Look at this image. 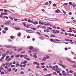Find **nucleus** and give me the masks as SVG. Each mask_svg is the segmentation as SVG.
<instances>
[{"label": "nucleus", "mask_w": 76, "mask_h": 76, "mask_svg": "<svg viewBox=\"0 0 76 76\" xmlns=\"http://www.w3.org/2000/svg\"><path fill=\"white\" fill-rule=\"evenodd\" d=\"M47 60V58H46V57H44L42 59V61H45V60Z\"/></svg>", "instance_id": "nucleus-6"}, {"label": "nucleus", "mask_w": 76, "mask_h": 76, "mask_svg": "<svg viewBox=\"0 0 76 76\" xmlns=\"http://www.w3.org/2000/svg\"><path fill=\"white\" fill-rule=\"evenodd\" d=\"M10 60H12V58H10L8 59L7 61L8 62H9Z\"/></svg>", "instance_id": "nucleus-15"}, {"label": "nucleus", "mask_w": 76, "mask_h": 76, "mask_svg": "<svg viewBox=\"0 0 76 76\" xmlns=\"http://www.w3.org/2000/svg\"><path fill=\"white\" fill-rule=\"evenodd\" d=\"M10 38L11 39H13L14 38V37L13 36H11Z\"/></svg>", "instance_id": "nucleus-37"}, {"label": "nucleus", "mask_w": 76, "mask_h": 76, "mask_svg": "<svg viewBox=\"0 0 76 76\" xmlns=\"http://www.w3.org/2000/svg\"><path fill=\"white\" fill-rule=\"evenodd\" d=\"M66 5H67V3L64 4L63 5V6H66Z\"/></svg>", "instance_id": "nucleus-30"}, {"label": "nucleus", "mask_w": 76, "mask_h": 76, "mask_svg": "<svg viewBox=\"0 0 76 76\" xmlns=\"http://www.w3.org/2000/svg\"><path fill=\"white\" fill-rule=\"evenodd\" d=\"M55 66H56V69H60V70L61 71V69L60 68H58V66H57V65H55Z\"/></svg>", "instance_id": "nucleus-7"}, {"label": "nucleus", "mask_w": 76, "mask_h": 76, "mask_svg": "<svg viewBox=\"0 0 76 76\" xmlns=\"http://www.w3.org/2000/svg\"><path fill=\"white\" fill-rule=\"evenodd\" d=\"M4 29L6 31H8L9 30V28H7V27H5L4 28Z\"/></svg>", "instance_id": "nucleus-18"}, {"label": "nucleus", "mask_w": 76, "mask_h": 76, "mask_svg": "<svg viewBox=\"0 0 76 76\" xmlns=\"http://www.w3.org/2000/svg\"><path fill=\"white\" fill-rule=\"evenodd\" d=\"M20 73L21 75H23V74H24V72L23 71L21 72Z\"/></svg>", "instance_id": "nucleus-46"}, {"label": "nucleus", "mask_w": 76, "mask_h": 76, "mask_svg": "<svg viewBox=\"0 0 76 76\" xmlns=\"http://www.w3.org/2000/svg\"><path fill=\"white\" fill-rule=\"evenodd\" d=\"M38 23V22L37 21H35L33 22V24L34 25H37Z\"/></svg>", "instance_id": "nucleus-8"}, {"label": "nucleus", "mask_w": 76, "mask_h": 76, "mask_svg": "<svg viewBox=\"0 0 76 76\" xmlns=\"http://www.w3.org/2000/svg\"><path fill=\"white\" fill-rule=\"evenodd\" d=\"M11 68L9 69H8V71H9V72H11Z\"/></svg>", "instance_id": "nucleus-54"}, {"label": "nucleus", "mask_w": 76, "mask_h": 76, "mask_svg": "<svg viewBox=\"0 0 76 76\" xmlns=\"http://www.w3.org/2000/svg\"><path fill=\"white\" fill-rule=\"evenodd\" d=\"M33 57L34 58H37V56L36 55H34Z\"/></svg>", "instance_id": "nucleus-40"}, {"label": "nucleus", "mask_w": 76, "mask_h": 76, "mask_svg": "<svg viewBox=\"0 0 76 76\" xmlns=\"http://www.w3.org/2000/svg\"><path fill=\"white\" fill-rule=\"evenodd\" d=\"M9 18H10V19L11 20H13V18H12V17L10 16L9 17Z\"/></svg>", "instance_id": "nucleus-22"}, {"label": "nucleus", "mask_w": 76, "mask_h": 76, "mask_svg": "<svg viewBox=\"0 0 76 76\" xmlns=\"http://www.w3.org/2000/svg\"><path fill=\"white\" fill-rule=\"evenodd\" d=\"M53 75H57V73L56 72H53Z\"/></svg>", "instance_id": "nucleus-45"}, {"label": "nucleus", "mask_w": 76, "mask_h": 76, "mask_svg": "<svg viewBox=\"0 0 76 76\" xmlns=\"http://www.w3.org/2000/svg\"><path fill=\"white\" fill-rule=\"evenodd\" d=\"M56 33H58H58L59 32H60V31L58 30H56Z\"/></svg>", "instance_id": "nucleus-43"}, {"label": "nucleus", "mask_w": 76, "mask_h": 76, "mask_svg": "<svg viewBox=\"0 0 76 76\" xmlns=\"http://www.w3.org/2000/svg\"><path fill=\"white\" fill-rule=\"evenodd\" d=\"M49 3H48V2H46L45 3V5H48V4Z\"/></svg>", "instance_id": "nucleus-50"}, {"label": "nucleus", "mask_w": 76, "mask_h": 76, "mask_svg": "<svg viewBox=\"0 0 76 76\" xmlns=\"http://www.w3.org/2000/svg\"><path fill=\"white\" fill-rule=\"evenodd\" d=\"M68 48H65V51H67V50Z\"/></svg>", "instance_id": "nucleus-61"}, {"label": "nucleus", "mask_w": 76, "mask_h": 76, "mask_svg": "<svg viewBox=\"0 0 76 76\" xmlns=\"http://www.w3.org/2000/svg\"><path fill=\"white\" fill-rule=\"evenodd\" d=\"M45 37H48V38H50V37L47 35H46V34L45 35Z\"/></svg>", "instance_id": "nucleus-41"}, {"label": "nucleus", "mask_w": 76, "mask_h": 76, "mask_svg": "<svg viewBox=\"0 0 76 76\" xmlns=\"http://www.w3.org/2000/svg\"><path fill=\"white\" fill-rule=\"evenodd\" d=\"M71 63H73L74 64H75V63H76V62H75L72 61L71 62Z\"/></svg>", "instance_id": "nucleus-36"}, {"label": "nucleus", "mask_w": 76, "mask_h": 76, "mask_svg": "<svg viewBox=\"0 0 76 76\" xmlns=\"http://www.w3.org/2000/svg\"><path fill=\"white\" fill-rule=\"evenodd\" d=\"M20 58H22L23 57H24V55H21L20 56Z\"/></svg>", "instance_id": "nucleus-24"}, {"label": "nucleus", "mask_w": 76, "mask_h": 76, "mask_svg": "<svg viewBox=\"0 0 76 76\" xmlns=\"http://www.w3.org/2000/svg\"><path fill=\"white\" fill-rule=\"evenodd\" d=\"M24 57L25 59H26V58L28 57V56L27 55H24Z\"/></svg>", "instance_id": "nucleus-12"}, {"label": "nucleus", "mask_w": 76, "mask_h": 76, "mask_svg": "<svg viewBox=\"0 0 76 76\" xmlns=\"http://www.w3.org/2000/svg\"><path fill=\"white\" fill-rule=\"evenodd\" d=\"M15 29L16 30H20V28H19V27L15 28Z\"/></svg>", "instance_id": "nucleus-14"}, {"label": "nucleus", "mask_w": 76, "mask_h": 76, "mask_svg": "<svg viewBox=\"0 0 76 76\" xmlns=\"http://www.w3.org/2000/svg\"><path fill=\"white\" fill-rule=\"evenodd\" d=\"M37 34H38V35H41V34H40V33H39V32H38V31H37Z\"/></svg>", "instance_id": "nucleus-31"}, {"label": "nucleus", "mask_w": 76, "mask_h": 76, "mask_svg": "<svg viewBox=\"0 0 76 76\" xmlns=\"http://www.w3.org/2000/svg\"><path fill=\"white\" fill-rule=\"evenodd\" d=\"M0 70H4V69L3 68V66L0 67Z\"/></svg>", "instance_id": "nucleus-19"}, {"label": "nucleus", "mask_w": 76, "mask_h": 76, "mask_svg": "<svg viewBox=\"0 0 76 76\" xmlns=\"http://www.w3.org/2000/svg\"><path fill=\"white\" fill-rule=\"evenodd\" d=\"M62 75H67V73L66 72H64L62 73Z\"/></svg>", "instance_id": "nucleus-32"}, {"label": "nucleus", "mask_w": 76, "mask_h": 76, "mask_svg": "<svg viewBox=\"0 0 76 76\" xmlns=\"http://www.w3.org/2000/svg\"><path fill=\"white\" fill-rule=\"evenodd\" d=\"M20 67L22 68V67H23V66L22 65L20 64Z\"/></svg>", "instance_id": "nucleus-58"}, {"label": "nucleus", "mask_w": 76, "mask_h": 76, "mask_svg": "<svg viewBox=\"0 0 76 76\" xmlns=\"http://www.w3.org/2000/svg\"><path fill=\"white\" fill-rule=\"evenodd\" d=\"M15 65H11V67H15Z\"/></svg>", "instance_id": "nucleus-62"}, {"label": "nucleus", "mask_w": 76, "mask_h": 76, "mask_svg": "<svg viewBox=\"0 0 76 76\" xmlns=\"http://www.w3.org/2000/svg\"><path fill=\"white\" fill-rule=\"evenodd\" d=\"M12 64H13V63H12V62H11V63L10 64V66H11V65H12Z\"/></svg>", "instance_id": "nucleus-57"}, {"label": "nucleus", "mask_w": 76, "mask_h": 76, "mask_svg": "<svg viewBox=\"0 0 76 76\" xmlns=\"http://www.w3.org/2000/svg\"><path fill=\"white\" fill-rule=\"evenodd\" d=\"M46 57L47 59H48V58H49V56H48V55L46 56Z\"/></svg>", "instance_id": "nucleus-38"}, {"label": "nucleus", "mask_w": 76, "mask_h": 76, "mask_svg": "<svg viewBox=\"0 0 76 76\" xmlns=\"http://www.w3.org/2000/svg\"><path fill=\"white\" fill-rule=\"evenodd\" d=\"M22 50V48H20L18 49V50H17L18 53L19 52H20V51H21Z\"/></svg>", "instance_id": "nucleus-10"}, {"label": "nucleus", "mask_w": 76, "mask_h": 76, "mask_svg": "<svg viewBox=\"0 0 76 76\" xmlns=\"http://www.w3.org/2000/svg\"><path fill=\"white\" fill-rule=\"evenodd\" d=\"M16 66H19V64L18 63H17V64H16Z\"/></svg>", "instance_id": "nucleus-49"}, {"label": "nucleus", "mask_w": 76, "mask_h": 76, "mask_svg": "<svg viewBox=\"0 0 76 76\" xmlns=\"http://www.w3.org/2000/svg\"><path fill=\"white\" fill-rule=\"evenodd\" d=\"M55 68H56V66H53V68H52V70H54V69H55Z\"/></svg>", "instance_id": "nucleus-27"}, {"label": "nucleus", "mask_w": 76, "mask_h": 76, "mask_svg": "<svg viewBox=\"0 0 76 76\" xmlns=\"http://www.w3.org/2000/svg\"><path fill=\"white\" fill-rule=\"evenodd\" d=\"M4 46L6 48H9V45H4Z\"/></svg>", "instance_id": "nucleus-16"}, {"label": "nucleus", "mask_w": 76, "mask_h": 76, "mask_svg": "<svg viewBox=\"0 0 76 76\" xmlns=\"http://www.w3.org/2000/svg\"><path fill=\"white\" fill-rule=\"evenodd\" d=\"M39 39H42V40H43V39H44V37H42L41 36H39Z\"/></svg>", "instance_id": "nucleus-4"}, {"label": "nucleus", "mask_w": 76, "mask_h": 76, "mask_svg": "<svg viewBox=\"0 0 76 76\" xmlns=\"http://www.w3.org/2000/svg\"><path fill=\"white\" fill-rule=\"evenodd\" d=\"M10 23H11L10 21L8 20V21H7L6 22V23H5V25H7V24H10Z\"/></svg>", "instance_id": "nucleus-1"}, {"label": "nucleus", "mask_w": 76, "mask_h": 76, "mask_svg": "<svg viewBox=\"0 0 76 76\" xmlns=\"http://www.w3.org/2000/svg\"><path fill=\"white\" fill-rule=\"evenodd\" d=\"M29 50H32L34 49V48H33V47L32 46H30L29 48Z\"/></svg>", "instance_id": "nucleus-3"}, {"label": "nucleus", "mask_w": 76, "mask_h": 76, "mask_svg": "<svg viewBox=\"0 0 76 76\" xmlns=\"http://www.w3.org/2000/svg\"><path fill=\"white\" fill-rule=\"evenodd\" d=\"M54 40H55V41H58V42L60 41V40H58L57 39H55Z\"/></svg>", "instance_id": "nucleus-17"}, {"label": "nucleus", "mask_w": 76, "mask_h": 76, "mask_svg": "<svg viewBox=\"0 0 76 76\" xmlns=\"http://www.w3.org/2000/svg\"><path fill=\"white\" fill-rule=\"evenodd\" d=\"M23 62H24V64H26V63H27L28 62L26 61H23Z\"/></svg>", "instance_id": "nucleus-21"}, {"label": "nucleus", "mask_w": 76, "mask_h": 76, "mask_svg": "<svg viewBox=\"0 0 76 76\" xmlns=\"http://www.w3.org/2000/svg\"><path fill=\"white\" fill-rule=\"evenodd\" d=\"M76 64H74L73 66H72V67L73 68H76Z\"/></svg>", "instance_id": "nucleus-20"}, {"label": "nucleus", "mask_w": 76, "mask_h": 76, "mask_svg": "<svg viewBox=\"0 0 76 76\" xmlns=\"http://www.w3.org/2000/svg\"><path fill=\"white\" fill-rule=\"evenodd\" d=\"M6 31H4V30H3L2 31V33L3 34H6Z\"/></svg>", "instance_id": "nucleus-34"}, {"label": "nucleus", "mask_w": 76, "mask_h": 76, "mask_svg": "<svg viewBox=\"0 0 76 76\" xmlns=\"http://www.w3.org/2000/svg\"><path fill=\"white\" fill-rule=\"evenodd\" d=\"M34 51L35 52H38V51H39V49L38 48H34Z\"/></svg>", "instance_id": "nucleus-2"}, {"label": "nucleus", "mask_w": 76, "mask_h": 76, "mask_svg": "<svg viewBox=\"0 0 76 76\" xmlns=\"http://www.w3.org/2000/svg\"><path fill=\"white\" fill-rule=\"evenodd\" d=\"M55 12H56V13H58V10H56L55 11Z\"/></svg>", "instance_id": "nucleus-53"}, {"label": "nucleus", "mask_w": 76, "mask_h": 76, "mask_svg": "<svg viewBox=\"0 0 76 76\" xmlns=\"http://www.w3.org/2000/svg\"><path fill=\"white\" fill-rule=\"evenodd\" d=\"M26 32H28V33H29L30 32H29V30H27L26 31Z\"/></svg>", "instance_id": "nucleus-39"}, {"label": "nucleus", "mask_w": 76, "mask_h": 76, "mask_svg": "<svg viewBox=\"0 0 76 76\" xmlns=\"http://www.w3.org/2000/svg\"><path fill=\"white\" fill-rule=\"evenodd\" d=\"M33 64H34V65H35V64H37V62H33Z\"/></svg>", "instance_id": "nucleus-26"}, {"label": "nucleus", "mask_w": 76, "mask_h": 76, "mask_svg": "<svg viewBox=\"0 0 76 76\" xmlns=\"http://www.w3.org/2000/svg\"><path fill=\"white\" fill-rule=\"evenodd\" d=\"M7 10L4 9V12H7Z\"/></svg>", "instance_id": "nucleus-35"}, {"label": "nucleus", "mask_w": 76, "mask_h": 76, "mask_svg": "<svg viewBox=\"0 0 76 76\" xmlns=\"http://www.w3.org/2000/svg\"><path fill=\"white\" fill-rule=\"evenodd\" d=\"M26 65L24 64L23 65V67H26Z\"/></svg>", "instance_id": "nucleus-33"}, {"label": "nucleus", "mask_w": 76, "mask_h": 76, "mask_svg": "<svg viewBox=\"0 0 76 76\" xmlns=\"http://www.w3.org/2000/svg\"><path fill=\"white\" fill-rule=\"evenodd\" d=\"M59 61H60V63H61V64H62V61H61V60H60Z\"/></svg>", "instance_id": "nucleus-56"}, {"label": "nucleus", "mask_w": 76, "mask_h": 76, "mask_svg": "<svg viewBox=\"0 0 76 76\" xmlns=\"http://www.w3.org/2000/svg\"><path fill=\"white\" fill-rule=\"evenodd\" d=\"M66 60H68V61H69V62H70V63H71L72 61H71V59L70 58H66Z\"/></svg>", "instance_id": "nucleus-5"}, {"label": "nucleus", "mask_w": 76, "mask_h": 76, "mask_svg": "<svg viewBox=\"0 0 76 76\" xmlns=\"http://www.w3.org/2000/svg\"><path fill=\"white\" fill-rule=\"evenodd\" d=\"M9 62H6L5 63V65L6 66H8V65L9 64Z\"/></svg>", "instance_id": "nucleus-25"}, {"label": "nucleus", "mask_w": 76, "mask_h": 76, "mask_svg": "<svg viewBox=\"0 0 76 76\" xmlns=\"http://www.w3.org/2000/svg\"><path fill=\"white\" fill-rule=\"evenodd\" d=\"M69 72L71 73H73V72L72 71L70 70L69 71Z\"/></svg>", "instance_id": "nucleus-44"}, {"label": "nucleus", "mask_w": 76, "mask_h": 76, "mask_svg": "<svg viewBox=\"0 0 76 76\" xmlns=\"http://www.w3.org/2000/svg\"><path fill=\"white\" fill-rule=\"evenodd\" d=\"M17 36L18 37H20V36H21V33H18V34H17Z\"/></svg>", "instance_id": "nucleus-11"}, {"label": "nucleus", "mask_w": 76, "mask_h": 76, "mask_svg": "<svg viewBox=\"0 0 76 76\" xmlns=\"http://www.w3.org/2000/svg\"><path fill=\"white\" fill-rule=\"evenodd\" d=\"M52 75H53V74H48V76H51Z\"/></svg>", "instance_id": "nucleus-28"}, {"label": "nucleus", "mask_w": 76, "mask_h": 76, "mask_svg": "<svg viewBox=\"0 0 76 76\" xmlns=\"http://www.w3.org/2000/svg\"><path fill=\"white\" fill-rule=\"evenodd\" d=\"M61 67H63L64 69H66V67H64V66L63 65H61Z\"/></svg>", "instance_id": "nucleus-29"}, {"label": "nucleus", "mask_w": 76, "mask_h": 76, "mask_svg": "<svg viewBox=\"0 0 76 76\" xmlns=\"http://www.w3.org/2000/svg\"><path fill=\"white\" fill-rule=\"evenodd\" d=\"M1 74H2V75H4V72H1Z\"/></svg>", "instance_id": "nucleus-59"}, {"label": "nucleus", "mask_w": 76, "mask_h": 76, "mask_svg": "<svg viewBox=\"0 0 76 76\" xmlns=\"http://www.w3.org/2000/svg\"><path fill=\"white\" fill-rule=\"evenodd\" d=\"M41 64L42 65H45V63H42Z\"/></svg>", "instance_id": "nucleus-64"}, {"label": "nucleus", "mask_w": 76, "mask_h": 76, "mask_svg": "<svg viewBox=\"0 0 76 76\" xmlns=\"http://www.w3.org/2000/svg\"><path fill=\"white\" fill-rule=\"evenodd\" d=\"M50 37H52V38H54V37H56V36L53 34H51V36H50Z\"/></svg>", "instance_id": "nucleus-13"}, {"label": "nucleus", "mask_w": 76, "mask_h": 76, "mask_svg": "<svg viewBox=\"0 0 76 76\" xmlns=\"http://www.w3.org/2000/svg\"><path fill=\"white\" fill-rule=\"evenodd\" d=\"M12 45H9V48H12Z\"/></svg>", "instance_id": "nucleus-52"}, {"label": "nucleus", "mask_w": 76, "mask_h": 76, "mask_svg": "<svg viewBox=\"0 0 76 76\" xmlns=\"http://www.w3.org/2000/svg\"><path fill=\"white\" fill-rule=\"evenodd\" d=\"M44 72H46V71H47V69L45 68L44 69Z\"/></svg>", "instance_id": "nucleus-23"}, {"label": "nucleus", "mask_w": 76, "mask_h": 76, "mask_svg": "<svg viewBox=\"0 0 76 76\" xmlns=\"http://www.w3.org/2000/svg\"><path fill=\"white\" fill-rule=\"evenodd\" d=\"M73 75H76V72H74L73 73Z\"/></svg>", "instance_id": "nucleus-55"}, {"label": "nucleus", "mask_w": 76, "mask_h": 76, "mask_svg": "<svg viewBox=\"0 0 76 76\" xmlns=\"http://www.w3.org/2000/svg\"><path fill=\"white\" fill-rule=\"evenodd\" d=\"M53 67L51 65H50L49 66V68H50L51 69V68H52Z\"/></svg>", "instance_id": "nucleus-63"}, {"label": "nucleus", "mask_w": 76, "mask_h": 76, "mask_svg": "<svg viewBox=\"0 0 76 76\" xmlns=\"http://www.w3.org/2000/svg\"><path fill=\"white\" fill-rule=\"evenodd\" d=\"M2 56L4 57H5L6 56V53H4V54H2Z\"/></svg>", "instance_id": "nucleus-9"}, {"label": "nucleus", "mask_w": 76, "mask_h": 76, "mask_svg": "<svg viewBox=\"0 0 76 76\" xmlns=\"http://www.w3.org/2000/svg\"><path fill=\"white\" fill-rule=\"evenodd\" d=\"M23 25H24V26H26V24H25V23H23Z\"/></svg>", "instance_id": "nucleus-60"}, {"label": "nucleus", "mask_w": 76, "mask_h": 76, "mask_svg": "<svg viewBox=\"0 0 76 76\" xmlns=\"http://www.w3.org/2000/svg\"><path fill=\"white\" fill-rule=\"evenodd\" d=\"M27 22H29V23H31V20H28Z\"/></svg>", "instance_id": "nucleus-51"}, {"label": "nucleus", "mask_w": 76, "mask_h": 76, "mask_svg": "<svg viewBox=\"0 0 76 76\" xmlns=\"http://www.w3.org/2000/svg\"><path fill=\"white\" fill-rule=\"evenodd\" d=\"M26 28H29V27L28 26V24L26 26Z\"/></svg>", "instance_id": "nucleus-47"}, {"label": "nucleus", "mask_w": 76, "mask_h": 76, "mask_svg": "<svg viewBox=\"0 0 76 76\" xmlns=\"http://www.w3.org/2000/svg\"><path fill=\"white\" fill-rule=\"evenodd\" d=\"M53 6H54V7H55V6H57V4H53Z\"/></svg>", "instance_id": "nucleus-42"}, {"label": "nucleus", "mask_w": 76, "mask_h": 76, "mask_svg": "<svg viewBox=\"0 0 76 76\" xmlns=\"http://www.w3.org/2000/svg\"><path fill=\"white\" fill-rule=\"evenodd\" d=\"M42 28H44V29H46V27L45 26H42Z\"/></svg>", "instance_id": "nucleus-48"}]
</instances>
